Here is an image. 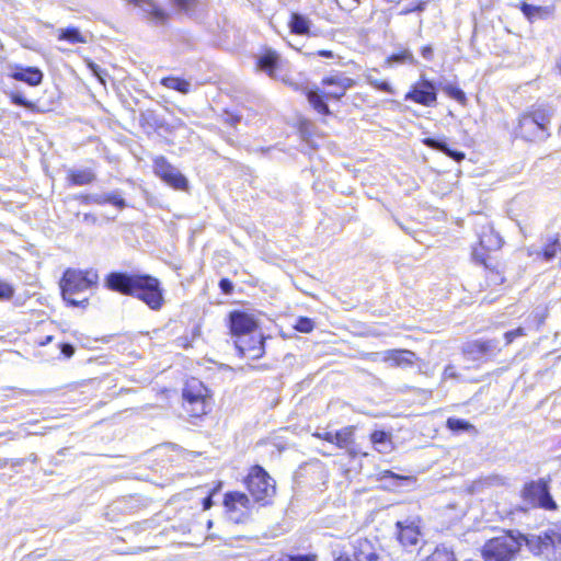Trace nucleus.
<instances>
[{
	"label": "nucleus",
	"instance_id": "14",
	"mask_svg": "<svg viewBox=\"0 0 561 561\" xmlns=\"http://www.w3.org/2000/svg\"><path fill=\"white\" fill-rule=\"evenodd\" d=\"M436 89L433 82L422 79L405 94V100H411L424 106H431L436 102Z\"/></svg>",
	"mask_w": 561,
	"mask_h": 561
},
{
	"label": "nucleus",
	"instance_id": "51",
	"mask_svg": "<svg viewBox=\"0 0 561 561\" xmlns=\"http://www.w3.org/2000/svg\"><path fill=\"white\" fill-rule=\"evenodd\" d=\"M61 353L66 356V357H71L75 353V347L71 345V344H68V343H64L61 345Z\"/></svg>",
	"mask_w": 561,
	"mask_h": 561
},
{
	"label": "nucleus",
	"instance_id": "28",
	"mask_svg": "<svg viewBox=\"0 0 561 561\" xmlns=\"http://www.w3.org/2000/svg\"><path fill=\"white\" fill-rule=\"evenodd\" d=\"M161 84L168 89L175 90L182 94H187L191 91L190 81L176 77L162 78Z\"/></svg>",
	"mask_w": 561,
	"mask_h": 561
},
{
	"label": "nucleus",
	"instance_id": "49",
	"mask_svg": "<svg viewBox=\"0 0 561 561\" xmlns=\"http://www.w3.org/2000/svg\"><path fill=\"white\" fill-rule=\"evenodd\" d=\"M421 55L424 59L426 60H432L433 57H434V50H433V47L431 45H426L424 47H422L421 49Z\"/></svg>",
	"mask_w": 561,
	"mask_h": 561
},
{
	"label": "nucleus",
	"instance_id": "58",
	"mask_svg": "<svg viewBox=\"0 0 561 561\" xmlns=\"http://www.w3.org/2000/svg\"><path fill=\"white\" fill-rule=\"evenodd\" d=\"M2 436H8L9 439H14L15 438V435L12 432L0 433V437H2Z\"/></svg>",
	"mask_w": 561,
	"mask_h": 561
},
{
	"label": "nucleus",
	"instance_id": "52",
	"mask_svg": "<svg viewBox=\"0 0 561 561\" xmlns=\"http://www.w3.org/2000/svg\"><path fill=\"white\" fill-rule=\"evenodd\" d=\"M100 202L98 194H87L83 196V203L85 204H96Z\"/></svg>",
	"mask_w": 561,
	"mask_h": 561
},
{
	"label": "nucleus",
	"instance_id": "38",
	"mask_svg": "<svg viewBox=\"0 0 561 561\" xmlns=\"http://www.w3.org/2000/svg\"><path fill=\"white\" fill-rule=\"evenodd\" d=\"M174 2L187 14H193L199 4L198 0H174Z\"/></svg>",
	"mask_w": 561,
	"mask_h": 561
},
{
	"label": "nucleus",
	"instance_id": "61",
	"mask_svg": "<svg viewBox=\"0 0 561 561\" xmlns=\"http://www.w3.org/2000/svg\"><path fill=\"white\" fill-rule=\"evenodd\" d=\"M24 462L23 459L16 460L15 465H22Z\"/></svg>",
	"mask_w": 561,
	"mask_h": 561
},
{
	"label": "nucleus",
	"instance_id": "29",
	"mask_svg": "<svg viewBox=\"0 0 561 561\" xmlns=\"http://www.w3.org/2000/svg\"><path fill=\"white\" fill-rule=\"evenodd\" d=\"M100 202H96V205L111 204L117 207L118 209H124L126 207V201L122 196L119 191H112L108 193L98 194Z\"/></svg>",
	"mask_w": 561,
	"mask_h": 561
},
{
	"label": "nucleus",
	"instance_id": "45",
	"mask_svg": "<svg viewBox=\"0 0 561 561\" xmlns=\"http://www.w3.org/2000/svg\"><path fill=\"white\" fill-rule=\"evenodd\" d=\"M90 69L92 70L93 75L101 81V83L105 84L104 76L106 75L103 69H101L100 66L91 62L89 65Z\"/></svg>",
	"mask_w": 561,
	"mask_h": 561
},
{
	"label": "nucleus",
	"instance_id": "9",
	"mask_svg": "<svg viewBox=\"0 0 561 561\" xmlns=\"http://www.w3.org/2000/svg\"><path fill=\"white\" fill-rule=\"evenodd\" d=\"M396 527L397 538L403 547H414L419 543L422 536L421 519L419 517L397 522Z\"/></svg>",
	"mask_w": 561,
	"mask_h": 561
},
{
	"label": "nucleus",
	"instance_id": "2",
	"mask_svg": "<svg viewBox=\"0 0 561 561\" xmlns=\"http://www.w3.org/2000/svg\"><path fill=\"white\" fill-rule=\"evenodd\" d=\"M104 285L112 291L136 297L153 311H159L164 305L161 283L149 274L112 272Z\"/></svg>",
	"mask_w": 561,
	"mask_h": 561
},
{
	"label": "nucleus",
	"instance_id": "7",
	"mask_svg": "<svg viewBox=\"0 0 561 561\" xmlns=\"http://www.w3.org/2000/svg\"><path fill=\"white\" fill-rule=\"evenodd\" d=\"M522 497L533 506L549 511L557 510V503L550 494L547 482L543 480L526 483L522 490Z\"/></svg>",
	"mask_w": 561,
	"mask_h": 561
},
{
	"label": "nucleus",
	"instance_id": "25",
	"mask_svg": "<svg viewBox=\"0 0 561 561\" xmlns=\"http://www.w3.org/2000/svg\"><path fill=\"white\" fill-rule=\"evenodd\" d=\"M311 22L310 20L300 14L293 13L289 21L290 32L297 35H307L310 30Z\"/></svg>",
	"mask_w": 561,
	"mask_h": 561
},
{
	"label": "nucleus",
	"instance_id": "10",
	"mask_svg": "<svg viewBox=\"0 0 561 561\" xmlns=\"http://www.w3.org/2000/svg\"><path fill=\"white\" fill-rule=\"evenodd\" d=\"M500 352L496 340H476L468 342L462 347V353L468 360L478 362L488 356H494Z\"/></svg>",
	"mask_w": 561,
	"mask_h": 561
},
{
	"label": "nucleus",
	"instance_id": "21",
	"mask_svg": "<svg viewBox=\"0 0 561 561\" xmlns=\"http://www.w3.org/2000/svg\"><path fill=\"white\" fill-rule=\"evenodd\" d=\"M520 10L530 22L548 19L553 12L552 7H538L526 2H522Z\"/></svg>",
	"mask_w": 561,
	"mask_h": 561
},
{
	"label": "nucleus",
	"instance_id": "15",
	"mask_svg": "<svg viewBox=\"0 0 561 561\" xmlns=\"http://www.w3.org/2000/svg\"><path fill=\"white\" fill-rule=\"evenodd\" d=\"M415 359V353L409 350H388L376 354V360L387 363L391 367L412 366Z\"/></svg>",
	"mask_w": 561,
	"mask_h": 561
},
{
	"label": "nucleus",
	"instance_id": "48",
	"mask_svg": "<svg viewBox=\"0 0 561 561\" xmlns=\"http://www.w3.org/2000/svg\"><path fill=\"white\" fill-rule=\"evenodd\" d=\"M219 287L224 294H230L233 289V285L228 278H221Z\"/></svg>",
	"mask_w": 561,
	"mask_h": 561
},
{
	"label": "nucleus",
	"instance_id": "31",
	"mask_svg": "<svg viewBox=\"0 0 561 561\" xmlns=\"http://www.w3.org/2000/svg\"><path fill=\"white\" fill-rule=\"evenodd\" d=\"M424 561H457L455 553L448 547L437 546Z\"/></svg>",
	"mask_w": 561,
	"mask_h": 561
},
{
	"label": "nucleus",
	"instance_id": "35",
	"mask_svg": "<svg viewBox=\"0 0 561 561\" xmlns=\"http://www.w3.org/2000/svg\"><path fill=\"white\" fill-rule=\"evenodd\" d=\"M444 92L447 93L450 98L455 99L459 103L466 102L465 92L454 84H447L443 88Z\"/></svg>",
	"mask_w": 561,
	"mask_h": 561
},
{
	"label": "nucleus",
	"instance_id": "5",
	"mask_svg": "<svg viewBox=\"0 0 561 561\" xmlns=\"http://www.w3.org/2000/svg\"><path fill=\"white\" fill-rule=\"evenodd\" d=\"M183 408L191 417H201L207 412L208 390L204 383L192 378L186 381L183 392Z\"/></svg>",
	"mask_w": 561,
	"mask_h": 561
},
{
	"label": "nucleus",
	"instance_id": "17",
	"mask_svg": "<svg viewBox=\"0 0 561 561\" xmlns=\"http://www.w3.org/2000/svg\"><path fill=\"white\" fill-rule=\"evenodd\" d=\"M12 72L9 75L16 81H22L31 87H37L42 83L44 75L37 67H23L20 65L10 66Z\"/></svg>",
	"mask_w": 561,
	"mask_h": 561
},
{
	"label": "nucleus",
	"instance_id": "44",
	"mask_svg": "<svg viewBox=\"0 0 561 561\" xmlns=\"http://www.w3.org/2000/svg\"><path fill=\"white\" fill-rule=\"evenodd\" d=\"M525 335V330L523 328H517L515 330H512V331H507L505 334H504V337H505V341H506V344H511L516 337L518 336H524Z\"/></svg>",
	"mask_w": 561,
	"mask_h": 561
},
{
	"label": "nucleus",
	"instance_id": "26",
	"mask_svg": "<svg viewBox=\"0 0 561 561\" xmlns=\"http://www.w3.org/2000/svg\"><path fill=\"white\" fill-rule=\"evenodd\" d=\"M58 39L67 41L71 44H85L88 43V37L85 34H82L78 27H66L60 28L58 31Z\"/></svg>",
	"mask_w": 561,
	"mask_h": 561
},
{
	"label": "nucleus",
	"instance_id": "54",
	"mask_svg": "<svg viewBox=\"0 0 561 561\" xmlns=\"http://www.w3.org/2000/svg\"><path fill=\"white\" fill-rule=\"evenodd\" d=\"M535 317L538 319V324H542L545 319L547 318V310H536Z\"/></svg>",
	"mask_w": 561,
	"mask_h": 561
},
{
	"label": "nucleus",
	"instance_id": "56",
	"mask_svg": "<svg viewBox=\"0 0 561 561\" xmlns=\"http://www.w3.org/2000/svg\"><path fill=\"white\" fill-rule=\"evenodd\" d=\"M317 55L321 56V57H325V58H332L333 57V53L331 50H318Z\"/></svg>",
	"mask_w": 561,
	"mask_h": 561
},
{
	"label": "nucleus",
	"instance_id": "4",
	"mask_svg": "<svg viewBox=\"0 0 561 561\" xmlns=\"http://www.w3.org/2000/svg\"><path fill=\"white\" fill-rule=\"evenodd\" d=\"M324 87L332 85L333 90L321 91L320 89H308L306 96L312 108L321 115H331V111L325 100H341L346 91L351 89L355 81L343 73L324 77L321 81Z\"/></svg>",
	"mask_w": 561,
	"mask_h": 561
},
{
	"label": "nucleus",
	"instance_id": "24",
	"mask_svg": "<svg viewBox=\"0 0 561 561\" xmlns=\"http://www.w3.org/2000/svg\"><path fill=\"white\" fill-rule=\"evenodd\" d=\"M67 179L72 185L82 186L95 181L96 175L91 169H71Z\"/></svg>",
	"mask_w": 561,
	"mask_h": 561
},
{
	"label": "nucleus",
	"instance_id": "41",
	"mask_svg": "<svg viewBox=\"0 0 561 561\" xmlns=\"http://www.w3.org/2000/svg\"><path fill=\"white\" fill-rule=\"evenodd\" d=\"M314 554H282L277 561H316Z\"/></svg>",
	"mask_w": 561,
	"mask_h": 561
},
{
	"label": "nucleus",
	"instance_id": "1",
	"mask_svg": "<svg viewBox=\"0 0 561 561\" xmlns=\"http://www.w3.org/2000/svg\"><path fill=\"white\" fill-rule=\"evenodd\" d=\"M522 540L535 554L549 561L561 559V534L554 529L528 537H516L505 531L484 543L482 557L484 561H512L522 547Z\"/></svg>",
	"mask_w": 561,
	"mask_h": 561
},
{
	"label": "nucleus",
	"instance_id": "22",
	"mask_svg": "<svg viewBox=\"0 0 561 561\" xmlns=\"http://www.w3.org/2000/svg\"><path fill=\"white\" fill-rule=\"evenodd\" d=\"M527 114L537 125H539V127L543 129V131L548 133V125L550 124V119L553 115V108L551 106L539 105L534 107V110Z\"/></svg>",
	"mask_w": 561,
	"mask_h": 561
},
{
	"label": "nucleus",
	"instance_id": "11",
	"mask_svg": "<svg viewBox=\"0 0 561 561\" xmlns=\"http://www.w3.org/2000/svg\"><path fill=\"white\" fill-rule=\"evenodd\" d=\"M230 330L233 336L247 337L248 335L257 331V323L253 316L244 311H232L229 314Z\"/></svg>",
	"mask_w": 561,
	"mask_h": 561
},
{
	"label": "nucleus",
	"instance_id": "39",
	"mask_svg": "<svg viewBox=\"0 0 561 561\" xmlns=\"http://www.w3.org/2000/svg\"><path fill=\"white\" fill-rule=\"evenodd\" d=\"M560 249V244L558 240L549 243L542 251L541 255L545 261L549 262L557 255L558 250Z\"/></svg>",
	"mask_w": 561,
	"mask_h": 561
},
{
	"label": "nucleus",
	"instance_id": "27",
	"mask_svg": "<svg viewBox=\"0 0 561 561\" xmlns=\"http://www.w3.org/2000/svg\"><path fill=\"white\" fill-rule=\"evenodd\" d=\"M446 426L454 433L468 432L472 435L478 434L476 426L462 419L448 417L446 421Z\"/></svg>",
	"mask_w": 561,
	"mask_h": 561
},
{
	"label": "nucleus",
	"instance_id": "32",
	"mask_svg": "<svg viewBox=\"0 0 561 561\" xmlns=\"http://www.w3.org/2000/svg\"><path fill=\"white\" fill-rule=\"evenodd\" d=\"M225 505H239L243 511L249 510L250 499L241 492H230L225 495Z\"/></svg>",
	"mask_w": 561,
	"mask_h": 561
},
{
	"label": "nucleus",
	"instance_id": "43",
	"mask_svg": "<svg viewBox=\"0 0 561 561\" xmlns=\"http://www.w3.org/2000/svg\"><path fill=\"white\" fill-rule=\"evenodd\" d=\"M14 288L11 284L0 279V299L8 300L13 297Z\"/></svg>",
	"mask_w": 561,
	"mask_h": 561
},
{
	"label": "nucleus",
	"instance_id": "42",
	"mask_svg": "<svg viewBox=\"0 0 561 561\" xmlns=\"http://www.w3.org/2000/svg\"><path fill=\"white\" fill-rule=\"evenodd\" d=\"M10 98L12 103L19 106H23L25 108H32L34 105L32 102L26 100L20 92H11Z\"/></svg>",
	"mask_w": 561,
	"mask_h": 561
},
{
	"label": "nucleus",
	"instance_id": "23",
	"mask_svg": "<svg viewBox=\"0 0 561 561\" xmlns=\"http://www.w3.org/2000/svg\"><path fill=\"white\" fill-rule=\"evenodd\" d=\"M370 442L380 454H389L393 449L391 435L385 431H375L370 434Z\"/></svg>",
	"mask_w": 561,
	"mask_h": 561
},
{
	"label": "nucleus",
	"instance_id": "37",
	"mask_svg": "<svg viewBox=\"0 0 561 561\" xmlns=\"http://www.w3.org/2000/svg\"><path fill=\"white\" fill-rule=\"evenodd\" d=\"M367 82L371 87H374V88H376V89H378V90H380L382 92H387V93H390V94L393 93L392 87L387 81H380V80L374 78L373 76H367Z\"/></svg>",
	"mask_w": 561,
	"mask_h": 561
},
{
	"label": "nucleus",
	"instance_id": "47",
	"mask_svg": "<svg viewBox=\"0 0 561 561\" xmlns=\"http://www.w3.org/2000/svg\"><path fill=\"white\" fill-rule=\"evenodd\" d=\"M360 3V0H341V8L347 11H352Z\"/></svg>",
	"mask_w": 561,
	"mask_h": 561
},
{
	"label": "nucleus",
	"instance_id": "55",
	"mask_svg": "<svg viewBox=\"0 0 561 561\" xmlns=\"http://www.w3.org/2000/svg\"><path fill=\"white\" fill-rule=\"evenodd\" d=\"M211 506H213V500H211V494H209L208 496H206L203 500V508L206 511V510H209Z\"/></svg>",
	"mask_w": 561,
	"mask_h": 561
},
{
	"label": "nucleus",
	"instance_id": "34",
	"mask_svg": "<svg viewBox=\"0 0 561 561\" xmlns=\"http://www.w3.org/2000/svg\"><path fill=\"white\" fill-rule=\"evenodd\" d=\"M503 483H504L503 478H501L499 476L486 477L484 479L473 482L472 492H480L484 489V486L501 485Z\"/></svg>",
	"mask_w": 561,
	"mask_h": 561
},
{
	"label": "nucleus",
	"instance_id": "16",
	"mask_svg": "<svg viewBox=\"0 0 561 561\" xmlns=\"http://www.w3.org/2000/svg\"><path fill=\"white\" fill-rule=\"evenodd\" d=\"M517 133L522 138L528 141L542 140L549 135L543 131V129L539 127V125H537L527 113L520 116Z\"/></svg>",
	"mask_w": 561,
	"mask_h": 561
},
{
	"label": "nucleus",
	"instance_id": "30",
	"mask_svg": "<svg viewBox=\"0 0 561 561\" xmlns=\"http://www.w3.org/2000/svg\"><path fill=\"white\" fill-rule=\"evenodd\" d=\"M502 245L501 237L495 233L492 229L489 232H484L480 236V247L486 251H493L500 249Z\"/></svg>",
	"mask_w": 561,
	"mask_h": 561
},
{
	"label": "nucleus",
	"instance_id": "3",
	"mask_svg": "<svg viewBox=\"0 0 561 561\" xmlns=\"http://www.w3.org/2000/svg\"><path fill=\"white\" fill-rule=\"evenodd\" d=\"M98 282L99 275L94 270L67 268L59 284L64 300L73 307H85L88 298H76V296H80L83 291L96 286Z\"/></svg>",
	"mask_w": 561,
	"mask_h": 561
},
{
	"label": "nucleus",
	"instance_id": "40",
	"mask_svg": "<svg viewBox=\"0 0 561 561\" xmlns=\"http://www.w3.org/2000/svg\"><path fill=\"white\" fill-rule=\"evenodd\" d=\"M227 512L229 513V518L239 523L244 517V511L239 505H225Z\"/></svg>",
	"mask_w": 561,
	"mask_h": 561
},
{
	"label": "nucleus",
	"instance_id": "57",
	"mask_svg": "<svg viewBox=\"0 0 561 561\" xmlns=\"http://www.w3.org/2000/svg\"><path fill=\"white\" fill-rule=\"evenodd\" d=\"M424 8H425V3H424V2H421V3H419L417 5H415V7L413 8V10H414V11H417V12H422V11L424 10Z\"/></svg>",
	"mask_w": 561,
	"mask_h": 561
},
{
	"label": "nucleus",
	"instance_id": "13",
	"mask_svg": "<svg viewBox=\"0 0 561 561\" xmlns=\"http://www.w3.org/2000/svg\"><path fill=\"white\" fill-rule=\"evenodd\" d=\"M236 348L240 355L256 359L264 354V341L262 335L255 331L247 337H239L234 341Z\"/></svg>",
	"mask_w": 561,
	"mask_h": 561
},
{
	"label": "nucleus",
	"instance_id": "46",
	"mask_svg": "<svg viewBox=\"0 0 561 561\" xmlns=\"http://www.w3.org/2000/svg\"><path fill=\"white\" fill-rule=\"evenodd\" d=\"M444 379H459V375L456 371L454 365H447L443 373Z\"/></svg>",
	"mask_w": 561,
	"mask_h": 561
},
{
	"label": "nucleus",
	"instance_id": "20",
	"mask_svg": "<svg viewBox=\"0 0 561 561\" xmlns=\"http://www.w3.org/2000/svg\"><path fill=\"white\" fill-rule=\"evenodd\" d=\"M423 144L432 149L444 152L446 156H448L449 158L454 159L457 162L465 159V153L462 151L450 149L447 142L443 139L428 137L423 139Z\"/></svg>",
	"mask_w": 561,
	"mask_h": 561
},
{
	"label": "nucleus",
	"instance_id": "53",
	"mask_svg": "<svg viewBox=\"0 0 561 561\" xmlns=\"http://www.w3.org/2000/svg\"><path fill=\"white\" fill-rule=\"evenodd\" d=\"M472 255H473V257H474V260L477 262L485 264V255H484V253L480 252L478 249H474Z\"/></svg>",
	"mask_w": 561,
	"mask_h": 561
},
{
	"label": "nucleus",
	"instance_id": "60",
	"mask_svg": "<svg viewBox=\"0 0 561 561\" xmlns=\"http://www.w3.org/2000/svg\"><path fill=\"white\" fill-rule=\"evenodd\" d=\"M411 12H414L413 8H407L405 10H403L401 12V14H408V13H411Z\"/></svg>",
	"mask_w": 561,
	"mask_h": 561
},
{
	"label": "nucleus",
	"instance_id": "50",
	"mask_svg": "<svg viewBox=\"0 0 561 561\" xmlns=\"http://www.w3.org/2000/svg\"><path fill=\"white\" fill-rule=\"evenodd\" d=\"M317 437L322 438L329 443H333L334 433L324 430L323 432H318L314 434Z\"/></svg>",
	"mask_w": 561,
	"mask_h": 561
},
{
	"label": "nucleus",
	"instance_id": "36",
	"mask_svg": "<svg viewBox=\"0 0 561 561\" xmlns=\"http://www.w3.org/2000/svg\"><path fill=\"white\" fill-rule=\"evenodd\" d=\"M294 328L301 333H310L314 328V322L310 318L300 317L298 318Z\"/></svg>",
	"mask_w": 561,
	"mask_h": 561
},
{
	"label": "nucleus",
	"instance_id": "12",
	"mask_svg": "<svg viewBox=\"0 0 561 561\" xmlns=\"http://www.w3.org/2000/svg\"><path fill=\"white\" fill-rule=\"evenodd\" d=\"M355 561H380L379 547L367 538H357L353 542ZM334 561H352L346 556H340Z\"/></svg>",
	"mask_w": 561,
	"mask_h": 561
},
{
	"label": "nucleus",
	"instance_id": "8",
	"mask_svg": "<svg viewBox=\"0 0 561 561\" xmlns=\"http://www.w3.org/2000/svg\"><path fill=\"white\" fill-rule=\"evenodd\" d=\"M153 172L165 184L175 190H186L188 186L187 179L163 156L153 159Z\"/></svg>",
	"mask_w": 561,
	"mask_h": 561
},
{
	"label": "nucleus",
	"instance_id": "19",
	"mask_svg": "<svg viewBox=\"0 0 561 561\" xmlns=\"http://www.w3.org/2000/svg\"><path fill=\"white\" fill-rule=\"evenodd\" d=\"M333 443L339 447L346 449L351 456H355L356 451L354 445V427L346 426L340 431L334 432Z\"/></svg>",
	"mask_w": 561,
	"mask_h": 561
},
{
	"label": "nucleus",
	"instance_id": "6",
	"mask_svg": "<svg viewBox=\"0 0 561 561\" xmlns=\"http://www.w3.org/2000/svg\"><path fill=\"white\" fill-rule=\"evenodd\" d=\"M247 488L256 502L275 494V481L260 466H254L245 479Z\"/></svg>",
	"mask_w": 561,
	"mask_h": 561
},
{
	"label": "nucleus",
	"instance_id": "59",
	"mask_svg": "<svg viewBox=\"0 0 561 561\" xmlns=\"http://www.w3.org/2000/svg\"><path fill=\"white\" fill-rule=\"evenodd\" d=\"M28 459L32 461V462H36L37 461V455L36 454H31Z\"/></svg>",
	"mask_w": 561,
	"mask_h": 561
},
{
	"label": "nucleus",
	"instance_id": "18",
	"mask_svg": "<svg viewBox=\"0 0 561 561\" xmlns=\"http://www.w3.org/2000/svg\"><path fill=\"white\" fill-rule=\"evenodd\" d=\"M279 64L278 54L267 48L265 51L259 56L256 66L260 70L266 72L271 78H276L275 71Z\"/></svg>",
	"mask_w": 561,
	"mask_h": 561
},
{
	"label": "nucleus",
	"instance_id": "33",
	"mask_svg": "<svg viewBox=\"0 0 561 561\" xmlns=\"http://www.w3.org/2000/svg\"><path fill=\"white\" fill-rule=\"evenodd\" d=\"M389 64H410L416 65L417 60L409 49H404L400 53L392 54L388 57Z\"/></svg>",
	"mask_w": 561,
	"mask_h": 561
}]
</instances>
